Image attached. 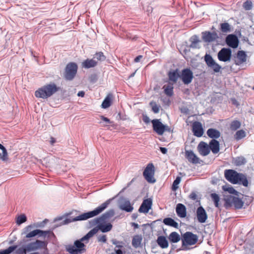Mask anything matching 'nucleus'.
<instances>
[{"label": "nucleus", "instance_id": "nucleus-38", "mask_svg": "<svg viewBox=\"0 0 254 254\" xmlns=\"http://www.w3.org/2000/svg\"><path fill=\"white\" fill-rule=\"evenodd\" d=\"M234 164L237 166H240L246 163V159L242 156L237 157L233 160Z\"/></svg>", "mask_w": 254, "mask_h": 254}, {"label": "nucleus", "instance_id": "nucleus-40", "mask_svg": "<svg viewBox=\"0 0 254 254\" xmlns=\"http://www.w3.org/2000/svg\"><path fill=\"white\" fill-rule=\"evenodd\" d=\"M246 136V133L245 131L242 129L238 130L235 134L234 135V137L235 139L237 140H240L244 138Z\"/></svg>", "mask_w": 254, "mask_h": 254}, {"label": "nucleus", "instance_id": "nucleus-12", "mask_svg": "<svg viewBox=\"0 0 254 254\" xmlns=\"http://www.w3.org/2000/svg\"><path fill=\"white\" fill-rule=\"evenodd\" d=\"M47 243L46 242L37 240L35 242L30 243L27 245V251L31 252L40 248H46L47 251Z\"/></svg>", "mask_w": 254, "mask_h": 254}, {"label": "nucleus", "instance_id": "nucleus-29", "mask_svg": "<svg viewBox=\"0 0 254 254\" xmlns=\"http://www.w3.org/2000/svg\"><path fill=\"white\" fill-rule=\"evenodd\" d=\"M98 232V229L97 228H94L92 230H91L87 234H86L84 236L80 239L81 241L83 242L85 241H87L85 242L87 243L88 242L89 239L93 237L95 234H96Z\"/></svg>", "mask_w": 254, "mask_h": 254}, {"label": "nucleus", "instance_id": "nucleus-45", "mask_svg": "<svg viewBox=\"0 0 254 254\" xmlns=\"http://www.w3.org/2000/svg\"><path fill=\"white\" fill-rule=\"evenodd\" d=\"M40 232H39V235H38L40 237H46L47 236L48 238H49L50 237V235H54V233L50 230L43 231V230H40Z\"/></svg>", "mask_w": 254, "mask_h": 254}, {"label": "nucleus", "instance_id": "nucleus-46", "mask_svg": "<svg viewBox=\"0 0 254 254\" xmlns=\"http://www.w3.org/2000/svg\"><path fill=\"white\" fill-rule=\"evenodd\" d=\"M96 58L98 61L103 62L106 60V56L102 52H97L94 56V58Z\"/></svg>", "mask_w": 254, "mask_h": 254}, {"label": "nucleus", "instance_id": "nucleus-30", "mask_svg": "<svg viewBox=\"0 0 254 254\" xmlns=\"http://www.w3.org/2000/svg\"><path fill=\"white\" fill-rule=\"evenodd\" d=\"M158 245L162 249L168 248L169 245L166 238L164 236H159L157 240Z\"/></svg>", "mask_w": 254, "mask_h": 254}, {"label": "nucleus", "instance_id": "nucleus-13", "mask_svg": "<svg viewBox=\"0 0 254 254\" xmlns=\"http://www.w3.org/2000/svg\"><path fill=\"white\" fill-rule=\"evenodd\" d=\"M202 38L205 42L210 43L216 40L218 36L215 32L204 31L202 32Z\"/></svg>", "mask_w": 254, "mask_h": 254}, {"label": "nucleus", "instance_id": "nucleus-5", "mask_svg": "<svg viewBox=\"0 0 254 254\" xmlns=\"http://www.w3.org/2000/svg\"><path fill=\"white\" fill-rule=\"evenodd\" d=\"M226 206H234L236 209L241 208L244 204L242 200L237 197L229 195L224 198Z\"/></svg>", "mask_w": 254, "mask_h": 254}, {"label": "nucleus", "instance_id": "nucleus-23", "mask_svg": "<svg viewBox=\"0 0 254 254\" xmlns=\"http://www.w3.org/2000/svg\"><path fill=\"white\" fill-rule=\"evenodd\" d=\"M209 150H211L213 153L216 154L220 150V145L219 141L216 139H212L209 144Z\"/></svg>", "mask_w": 254, "mask_h": 254}, {"label": "nucleus", "instance_id": "nucleus-2", "mask_svg": "<svg viewBox=\"0 0 254 254\" xmlns=\"http://www.w3.org/2000/svg\"><path fill=\"white\" fill-rule=\"evenodd\" d=\"M59 90L60 87H58L55 83L52 82L39 88L35 91V95L37 98L47 99Z\"/></svg>", "mask_w": 254, "mask_h": 254}, {"label": "nucleus", "instance_id": "nucleus-60", "mask_svg": "<svg viewBox=\"0 0 254 254\" xmlns=\"http://www.w3.org/2000/svg\"><path fill=\"white\" fill-rule=\"evenodd\" d=\"M142 120L146 124H148L150 122V119L146 115H143Z\"/></svg>", "mask_w": 254, "mask_h": 254}, {"label": "nucleus", "instance_id": "nucleus-31", "mask_svg": "<svg viewBox=\"0 0 254 254\" xmlns=\"http://www.w3.org/2000/svg\"><path fill=\"white\" fill-rule=\"evenodd\" d=\"M163 222L166 225L173 227L177 229H178L179 227L178 223L172 218H165L163 219Z\"/></svg>", "mask_w": 254, "mask_h": 254}, {"label": "nucleus", "instance_id": "nucleus-10", "mask_svg": "<svg viewBox=\"0 0 254 254\" xmlns=\"http://www.w3.org/2000/svg\"><path fill=\"white\" fill-rule=\"evenodd\" d=\"M239 173L237 171L228 169L224 171V176L226 179L233 184H237L238 183V177H240Z\"/></svg>", "mask_w": 254, "mask_h": 254}, {"label": "nucleus", "instance_id": "nucleus-34", "mask_svg": "<svg viewBox=\"0 0 254 254\" xmlns=\"http://www.w3.org/2000/svg\"><path fill=\"white\" fill-rule=\"evenodd\" d=\"M114 214L115 211L114 209H110L106 211L105 213L103 214L100 217L103 222L105 220L109 219L114 216Z\"/></svg>", "mask_w": 254, "mask_h": 254}, {"label": "nucleus", "instance_id": "nucleus-33", "mask_svg": "<svg viewBox=\"0 0 254 254\" xmlns=\"http://www.w3.org/2000/svg\"><path fill=\"white\" fill-rule=\"evenodd\" d=\"M113 226L111 223L102 224L100 223L98 225V230H100L103 233L109 232L112 228Z\"/></svg>", "mask_w": 254, "mask_h": 254}, {"label": "nucleus", "instance_id": "nucleus-16", "mask_svg": "<svg viewBox=\"0 0 254 254\" xmlns=\"http://www.w3.org/2000/svg\"><path fill=\"white\" fill-rule=\"evenodd\" d=\"M225 42L227 45L232 48H236L239 45V40L236 35L234 34L228 35L225 39Z\"/></svg>", "mask_w": 254, "mask_h": 254}, {"label": "nucleus", "instance_id": "nucleus-27", "mask_svg": "<svg viewBox=\"0 0 254 254\" xmlns=\"http://www.w3.org/2000/svg\"><path fill=\"white\" fill-rule=\"evenodd\" d=\"M164 93L169 97H172L174 95L173 83L170 82L167 85H164L163 87Z\"/></svg>", "mask_w": 254, "mask_h": 254}, {"label": "nucleus", "instance_id": "nucleus-44", "mask_svg": "<svg viewBox=\"0 0 254 254\" xmlns=\"http://www.w3.org/2000/svg\"><path fill=\"white\" fill-rule=\"evenodd\" d=\"M210 196H211V198H212V199L213 200V201H214L215 206L216 207H218V206H219L218 202L220 200V198H219V195L215 193H212L210 194Z\"/></svg>", "mask_w": 254, "mask_h": 254}, {"label": "nucleus", "instance_id": "nucleus-51", "mask_svg": "<svg viewBox=\"0 0 254 254\" xmlns=\"http://www.w3.org/2000/svg\"><path fill=\"white\" fill-rule=\"evenodd\" d=\"M40 232L39 229H36L35 230H33L29 233L27 234L26 235V238H32L33 237H35L37 235H39V232Z\"/></svg>", "mask_w": 254, "mask_h": 254}, {"label": "nucleus", "instance_id": "nucleus-39", "mask_svg": "<svg viewBox=\"0 0 254 254\" xmlns=\"http://www.w3.org/2000/svg\"><path fill=\"white\" fill-rule=\"evenodd\" d=\"M220 30L223 33H227L231 32L230 25L227 22L222 23L220 24Z\"/></svg>", "mask_w": 254, "mask_h": 254}, {"label": "nucleus", "instance_id": "nucleus-63", "mask_svg": "<svg viewBox=\"0 0 254 254\" xmlns=\"http://www.w3.org/2000/svg\"><path fill=\"white\" fill-rule=\"evenodd\" d=\"M160 150L163 154H166L167 153V149L165 147H160Z\"/></svg>", "mask_w": 254, "mask_h": 254}, {"label": "nucleus", "instance_id": "nucleus-41", "mask_svg": "<svg viewBox=\"0 0 254 254\" xmlns=\"http://www.w3.org/2000/svg\"><path fill=\"white\" fill-rule=\"evenodd\" d=\"M17 248V246H12L8 247L7 249L0 251V254H10Z\"/></svg>", "mask_w": 254, "mask_h": 254}, {"label": "nucleus", "instance_id": "nucleus-6", "mask_svg": "<svg viewBox=\"0 0 254 254\" xmlns=\"http://www.w3.org/2000/svg\"><path fill=\"white\" fill-rule=\"evenodd\" d=\"M155 173V168L152 163L147 164L146 167L144 169L143 175L145 180L150 183H154L156 182V180L154 178Z\"/></svg>", "mask_w": 254, "mask_h": 254}, {"label": "nucleus", "instance_id": "nucleus-7", "mask_svg": "<svg viewBox=\"0 0 254 254\" xmlns=\"http://www.w3.org/2000/svg\"><path fill=\"white\" fill-rule=\"evenodd\" d=\"M180 76V79L185 85L190 84L193 78V72L190 68L182 69Z\"/></svg>", "mask_w": 254, "mask_h": 254}, {"label": "nucleus", "instance_id": "nucleus-8", "mask_svg": "<svg viewBox=\"0 0 254 254\" xmlns=\"http://www.w3.org/2000/svg\"><path fill=\"white\" fill-rule=\"evenodd\" d=\"M198 236L190 232H186L182 239V245H193L197 243Z\"/></svg>", "mask_w": 254, "mask_h": 254}, {"label": "nucleus", "instance_id": "nucleus-35", "mask_svg": "<svg viewBox=\"0 0 254 254\" xmlns=\"http://www.w3.org/2000/svg\"><path fill=\"white\" fill-rule=\"evenodd\" d=\"M121 209L127 212H130L132 211L133 207L131 205L129 201L127 200L120 206Z\"/></svg>", "mask_w": 254, "mask_h": 254}, {"label": "nucleus", "instance_id": "nucleus-64", "mask_svg": "<svg viewBox=\"0 0 254 254\" xmlns=\"http://www.w3.org/2000/svg\"><path fill=\"white\" fill-rule=\"evenodd\" d=\"M142 56L141 55H139L138 56H137L134 60V62L135 63H138L139 62H140V60L142 58Z\"/></svg>", "mask_w": 254, "mask_h": 254}, {"label": "nucleus", "instance_id": "nucleus-48", "mask_svg": "<svg viewBox=\"0 0 254 254\" xmlns=\"http://www.w3.org/2000/svg\"><path fill=\"white\" fill-rule=\"evenodd\" d=\"M181 180V178L180 177L178 176L176 179L174 180V181L173 183L172 189L173 190H176L179 187L178 185L180 183Z\"/></svg>", "mask_w": 254, "mask_h": 254}, {"label": "nucleus", "instance_id": "nucleus-52", "mask_svg": "<svg viewBox=\"0 0 254 254\" xmlns=\"http://www.w3.org/2000/svg\"><path fill=\"white\" fill-rule=\"evenodd\" d=\"M2 154L0 153V156L1 160L3 161H6L8 159V153L6 148H4L2 150Z\"/></svg>", "mask_w": 254, "mask_h": 254}, {"label": "nucleus", "instance_id": "nucleus-20", "mask_svg": "<svg viewBox=\"0 0 254 254\" xmlns=\"http://www.w3.org/2000/svg\"><path fill=\"white\" fill-rule=\"evenodd\" d=\"M199 153L202 156H206L210 153L208 145L203 141H201L197 147Z\"/></svg>", "mask_w": 254, "mask_h": 254}, {"label": "nucleus", "instance_id": "nucleus-58", "mask_svg": "<svg viewBox=\"0 0 254 254\" xmlns=\"http://www.w3.org/2000/svg\"><path fill=\"white\" fill-rule=\"evenodd\" d=\"M98 240L99 242H103L104 243H106L107 241L106 236L105 235H103L99 236L98 238Z\"/></svg>", "mask_w": 254, "mask_h": 254}, {"label": "nucleus", "instance_id": "nucleus-26", "mask_svg": "<svg viewBox=\"0 0 254 254\" xmlns=\"http://www.w3.org/2000/svg\"><path fill=\"white\" fill-rule=\"evenodd\" d=\"M142 241V237L141 235H134L132 239L131 244L134 248H138L141 247Z\"/></svg>", "mask_w": 254, "mask_h": 254}, {"label": "nucleus", "instance_id": "nucleus-17", "mask_svg": "<svg viewBox=\"0 0 254 254\" xmlns=\"http://www.w3.org/2000/svg\"><path fill=\"white\" fill-rule=\"evenodd\" d=\"M196 216L197 220L201 223L205 222L207 219V215L204 208L200 206L196 209Z\"/></svg>", "mask_w": 254, "mask_h": 254}, {"label": "nucleus", "instance_id": "nucleus-50", "mask_svg": "<svg viewBox=\"0 0 254 254\" xmlns=\"http://www.w3.org/2000/svg\"><path fill=\"white\" fill-rule=\"evenodd\" d=\"M27 220V217L25 215L21 214L18 216L16 220V223L18 225H20L22 223L25 222Z\"/></svg>", "mask_w": 254, "mask_h": 254}, {"label": "nucleus", "instance_id": "nucleus-43", "mask_svg": "<svg viewBox=\"0 0 254 254\" xmlns=\"http://www.w3.org/2000/svg\"><path fill=\"white\" fill-rule=\"evenodd\" d=\"M241 126V123L237 120L233 121L230 125V129L232 130H236L240 128Z\"/></svg>", "mask_w": 254, "mask_h": 254}, {"label": "nucleus", "instance_id": "nucleus-22", "mask_svg": "<svg viewBox=\"0 0 254 254\" xmlns=\"http://www.w3.org/2000/svg\"><path fill=\"white\" fill-rule=\"evenodd\" d=\"M168 76L170 81L172 82V83H175L177 82L179 78H180V73L178 69H176L174 70L170 71L168 73Z\"/></svg>", "mask_w": 254, "mask_h": 254}, {"label": "nucleus", "instance_id": "nucleus-61", "mask_svg": "<svg viewBox=\"0 0 254 254\" xmlns=\"http://www.w3.org/2000/svg\"><path fill=\"white\" fill-rule=\"evenodd\" d=\"M165 131H167V132H172L173 131H172V130L171 129V127H169L168 126H167V125H164V132Z\"/></svg>", "mask_w": 254, "mask_h": 254}, {"label": "nucleus", "instance_id": "nucleus-11", "mask_svg": "<svg viewBox=\"0 0 254 254\" xmlns=\"http://www.w3.org/2000/svg\"><path fill=\"white\" fill-rule=\"evenodd\" d=\"M232 51L229 48H223L219 51L217 57L220 61L226 62L230 61Z\"/></svg>", "mask_w": 254, "mask_h": 254}, {"label": "nucleus", "instance_id": "nucleus-1", "mask_svg": "<svg viewBox=\"0 0 254 254\" xmlns=\"http://www.w3.org/2000/svg\"><path fill=\"white\" fill-rule=\"evenodd\" d=\"M111 200L110 199H108L105 202L101 204L100 206L92 211L83 213L72 219L65 218L64 220H62V221L60 223V224L65 225L72 222L86 220L89 218H92L95 216H97L101 213L103 211H104L108 207V205L111 202Z\"/></svg>", "mask_w": 254, "mask_h": 254}, {"label": "nucleus", "instance_id": "nucleus-49", "mask_svg": "<svg viewBox=\"0 0 254 254\" xmlns=\"http://www.w3.org/2000/svg\"><path fill=\"white\" fill-rule=\"evenodd\" d=\"M112 243L113 245H116V248H123L125 246V243L123 241H119L116 239H113Z\"/></svg>", "mask_w": 254, "mask_h": 254}, {"label": "nucleus", "instance_id": "nucleus-59", "mask_svg": "<svg viewBox=\"0 0 254 254\" xmlns=\"http://www.w3.org/2000/svg\"><path fill=\"white\" fill-rule=\"evenodd\" d=\"M190 199L195 200L197 198V195L195 192H192L189 195Z\"/></svg>", "mask_w": 254, "mask_h": 254}, {"label": "nucleus", "instance_id": "nucleus-19", "mask_svg": "<svg viewBox=\"0 0 254 254\" xmlns=\"http://www.w3.org/2000/svg\"><path fill=\"white\" fill-rule=\"evenodd\" d=\"M152 204V200L150 198L144 199L139 207L138 211L140 213H147L149 209H151Z\"/></svg>", "mask_w": 254, "mask_h": 254}, {"label": "nucleus", "instance_id": "nucleus-18", "mask_svg": "<svg viewBox=\"0 0 254 254\" xmlns=\"http://www.w3.org/2000/svg\"><path fill=\"white\" fill-rule=\"evenodd\" d=\"M192 132L194 135L197 137H201L203 134V128L201 124L199 122H194L192 124Z\"/></svg>", "mask_w": 254, "mask_h": 254}, {"label": "nucleus", "instance_id": "nucleus-14", "mask_svg": "<svg viewBox=\"0 0 254 254\" xmlns=\"http://www.w3.org/2000/svg\"><path fill=\"white\" fill-rule=\"evenodd\" d=\"M151 122L153 130L158 135H163L164 133V125L159 119H154Z\"/></svg>", "mask_w": 254, "mask_h": 254}, {"label": "nucleus", "instance_id": "nucleus-55", "mask_svg": "<svg viewBox=\"0 0 254 254\" xmlns=\"http://www.w3.org/2000/svg\"><path fill=\"white\" fill-rule=\"evenodd\" d=\"M223 190L227 191L231 194H235L236 195H238V194L239 193V192L236 190L233 187H228L226 189L223 188Z\"/></svg>", "mask_w": 254, "mask_h": 254}, {"label": "nucleus", "instance_id": "nucleus-37", "mask_svg": "<svg viewBox=\"0 0 254 254\" xmlns=\"http://www.w3.org/2000/svg\"><path fill=\"white\" fill-rule=\"evenodd\" d=\"M168 239L171 242L176 243L178 242L180 240L181 238L178 233L173 232L169 235Z\"/></svg>", "mask_w": 254, "mask_h": 254}, {"label": "nucleus", "instance_id": "nucleus-62", "mask_svg": "<svg viewBox=\"0 0 254 254\" xmlns=\"http://www.w3.org/2000/svg\"><path fill=\"white\" fill-rule=\"evenodd\" d=\"M97 80L96 75H92L90 77V81L92 83H95Z\"/></svg>", "mask_w": 254, "mask_h": 254}, {"label": "nucleus", "instance_id": "nucleus-25", "mask_svg": "<svg viewBox=\"0 0 254 254\" xmlns=\"http://www.w3.org/2000/svg\"><path fill=\"white\" fill-rule=\"evenodd\" d=\"M206 133L208 137L212 139H217L221 135V133L218 130L213 128H209L207 130Z\"/></svg>", "mask_w": 254, "mask_h": 254}, {"label": "nucleus", "instance_id": "nucleus-24", "mask_svg": "<svg viewBox=\"0 0 254 254\" xmlns=\"http://www.w3.org/2000/svg\"><path fill=\"white\" fill-rule=\"evenodd\" d=\"M98 64V62L94 59H87L84 61L82 63V66L85 68H90L95 67Z\"/></svg>", "mask_w": 254, "mask_h": 254}, {"label": "nucleus", "instance_id": "nucleus-47", "mask_svg": "<svg viewBox=\"0 0 254 254\" xmlns=\"http://www.w3.org/2000/svg\"><path fill=\"white\" fill-rule=\"evenodd\" d=\"M149 104H150V105L151 106V107L152 108V111L154 113L157 114V113H159V110H160V106L159 105H158L156 103V102H155L154 101H151L150 103Z\"/></svg>", "mask_w": 254, "mask_h": 254}, {"label": "nucleus", "instance_id": "nucleus-3", "mask_svg": "<svg viewBox=\"0 0 254 254\" xmlns=\"http://www.w3.org/2000/svg\"><path fill=\"white\" fill-rule=\"evenodd\" d=\"M85 245L80 239L76 240L73 245L66 246V251L70 254H82L86 252Z\"/></svg>", "mask_w": 254, "mask_h": 254}, {"label": "nucleus", "instance_id": "nucleus-57", "mask_svg": "<svg viewBox=\"0 0 254 254\" xmlns=\"http://www.w3.org/2000/svg\"><path fill=\"white\" fill-rule=\"evenodd\" d=\"M27 252H28L27 251V245L24 248H20L16 251L17 254H26Z\"/></svg>", "mask_w": 254, "mask_h": 254}, {"label": "nucleus", "instance_id": "nucleus-4", "mask_svg": "<svg viewBox=\"0 0 254 254\" xmlns=\"http://www.w3.org/2000/svg\"><path fill=\"white\" fill-rule=\"evenodd\" d=\"M78 69L77 64L73 62L67 64L65 66L64 77L67 80H72L75 77Z\"/></svg>", "mask_w": 254, "mask_h": 254}, {"label": "nucleus", "instance_id": "nucleus-9", "mask_svg": "<svg viewBox=\"0 0 254 254\" xmlns=\"http://www.w3.org/2000/svg\"><path fill=\"white\" fill-rule=\"evenodd\" d=\"M204 60L208 67L212 69L215 72L220 71L221 66L215 62L210 55L206 54L204 56Z\"/></svg>", "mask_w": 254, "mask_h": 254}, {"label": "nucleus", "instance_id": "nucleus-21", "mask_svg": "<svg viewBox=\"0 0 254 254\" xmlns=\"http://www.w3.org/2000/svg\"><path fill=\"white\" fill-rule=\"evenodd\" d=\"M176 211L177 215L181 218H185L187 215L186 207L182 203H178L177 205Z\"/></svg>", "mask_w": 254, "mask_h": 254}, {"label": "nucleus", "instance_id": "nucleus-56", "mask_svg": "<svg viewBox=\"0 0 254 254\" xmlns=\"http://www.w3.org/2000/svg\"><path fill=\"white\" fill-rule=\"evenodd\" d=\"M243 7L246 10H250L252 8V2L251 1L247 0L243 4Z\"/></svg>", "mask_w": 254, "mask_h": 254}, {"label": "nucleus", "instance_id": "nucleus-36", "mask_svg": "<svg viewBox=\"0 0 254 254\" xmlns=\"http://www.w3.org/2000/svg\"><path fill=\"white\" fill-rule=\"evenodd\" d=\"M239 175H241L238 177V183L237 184L242 185L244 187H248L249 182L246 176L242 173H240Z\"/></svg>", "mask_w": 254, "mask_h": 254}, {"label": "nucleus", "instance_id": "nucleus-42", "mask_svg": "<svg viewBox=\"0 0 254 254\" xmlns=\"http://www.w3.org/2000/svg\"><path fill=\"white\" fill-rule=\"evenodd\" d=\"M100 118L102 120L101 122H99V124H103V127H107L109 124L112 123V122L107 117H104V116H101Z\"/></svg>", "mask_w": 254, "mask_h": 254}, {"label": "nucleus", "instance_id": "nucleus-32", "mask_svg": "<svg viewBox=\"0 0 254 254\" xmlns=\"http://www.w3.org/2000/svg\"><path fill=\"white\" fill-rule=\"evenodd\" d=\"M112 94H109L103 100L101 107L103 109H107L111 105Z\"/></svg>", "mask_w": 254, "mask_h": 254}, {"label": "nucleus", "instance_id": "nucleus-53", "mask_svg": "<svg viewBox=\"0 0 254 254\" xmlns=\"http://www.w3.org/2000/svg\"><path fill=\"white\" fill-rule=\"evenodd\" d=\"M102 222H103L100 217L96 218L95 219H94L89 222L91 226H94L97 224L99 225Z\"/></svg>", "mask_w": 254, "mask_h": 254}, {"label": "nucleus", "instance_id": "nucleus-54", "mask_svg": "<svg viewBox=\"0 0 254 254\" xmlns=\"http://www.w3.org/2000/svg\"><path fill=\"white\" fill-rule=\"evenodd\" d=\"M191 44L190 45V47L192 48H197L196 45L198 43L199 40L197 39L196 36H195V37L191 38Z\"/></svg>", "mask_w": 254, "mask_h": 254}, {"label": "nucleus", "instance_id": "nucleus-15", "mask_svg": "<svg viewBox=\"0 0 254 254\" xmlns=\"http://www.w3.org/2000/svg\"><path fill=\"white\" fill-rule=\"evenodd\" d=\"M185 157L189 162L194 164H200L201 162H202L191 150L185 151Z\"/></svg>", "mask_w": 254, "mask_h": 254}, {"label": "nucleus", "instance_id": "nucleus-28", "mask_svg": "<svg viewBox=\"0 0 254 254\" xmlns=\"http://www.w3.org/2000/svg\"><path fill=\"white\" fill-rule=\"evenodd\" d=\"M237 60L235 63L237 65H239L246 61V54L243 51H239L237 53Z\"/></svg>", "mask_w": 254, "mask_h": 254}]
</instances>
